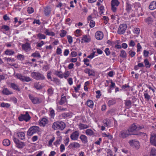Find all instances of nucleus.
Instances as JSON below:
<instances>
[{"mask_svg":"<svg viewBox=\"0 0 156 156\" xmlns=\"http://www.w3.org/2000/svg\"><path fill=\"white\" fill-rule=\"evenodd\" d=\"M126 4V9L128 12H129L131 9V5L128 2H127Z\"/></svg>","mask_w":156,"mask_h":156,"instance_id":"obj_45","label":"nucleus"},{"mask_svg":"<svg viewBox=\"0 0 156 156\" xmlns=\"http://www.w3.org/2000/svg\"><path fill=\"white\" fill-rule=\"evenodd\" d=\"M115 103V101L114 100H110L108 102V104L109 106L113 105Z\"/></svg>","mask_w":156,"mask_h":156,"instance_id":"obj_52","label":"nucleus"},{"mask_svg":"<svg viewBox=\"0 0 156 156\" xmlns=\"http://www.w3.org/2000/svg\"><path fill=\"white\" fill-rule=\"evenodd\" d=\"M129 45L130 46L134 47L135 45L134 41L132 40H131L129 43Z\"/></svg>","mask_w":156,"mask_h":156,"instance_id":"obj_59","label":"nucleus"},{"mask_svg":"<svg viewBox=\"0 0 156 156\" xmlns=\"http://www.w3.org/2000/svg\"><path fill=\"white\" fill-rule=\"evenodd\" d=\"M67 38L68 39L69 43L70 44H71L73 42L72 37L70 35H67Z\"/></svg>","mask_w":156,"mask_h":156,"instance_id":"obj_50","label":"nucleus"},{"mask_svg":"<svg viewBox=\"0 0 156 156\" xmlns=\"http://www.w3.org/2000/svg\"><path fill=\"white\" fill-rule=\"evenodd\" d=\"M29 97L32 103L34 104H37L41 102V100H40L39 98L34 97L30 95H29Z\"/></svg>","mask_w":156,"mask_h":156,"instance_id":"obj_11","label":"nucleus"},{"mask_svg":"<svg viewBox=\"0 0 156 156\" xmlns=\"http://www.w3.org/2000/svg\"><path fill=\"white\" fill-rule=\"evenodd\" d=\"M127 27V25L125 24H120L117 31V33L120 34H124L125 32Z\"/></svg>","mask_w":156,"mask_h":156,"instance_id":"obj_7","label":"nucleus"},{"mask_svg":"<svg viewBox=\"0 0 156 156\" xmlns=\"http://www.w3.org/2000/svg\"><path fill=\"white\" fill-rule=\"evenodd\" d=\"M80 129L81 130L86 129L89 127V126L86 124L80 123L79 125Z\"/></svg>","mask_w":156,"mask_h":156,"instance_id":"obj_23","label":"nucleus"},{"mask_svg":"<svg viewBox=\"0 0 156 156\" xmlns=\"http://www.w3.org/2000/svg\"><path fill=\"white\" fill-rule=\"evenodd\" d=\"M85 133L86 135L91 136L94 135V133L93 131L90 129H87L85 131Z\"/></svg>","mask_w":156,"mask_h":156,"instance_id":"obj_28","label":"nucleus"},{"mask_svg":"<svg viewBox=\"0 0 156 156\" xmlns=\"http://www.w3.org/2000/svg\"><path fill=\"white\" fill-rule=\"evenodd\" d=\"M129 143L131 146L136 149H138L140 147V144L138 141L135 140H130L129 141Z\"/></svg>","mask_w":156,"mask_h":156,"instance_id":"obj_9","label":"nucleus"},{"mask_svg":"<svg viewBox=\"0 0 156 156\" xmlns=\"http://www.w3.org/2000/svg\"><path fill=\"white\" fill-rule=\"evenodd\" d=\"M144 96L145 98L148 101H149L151 98V96L148 94L146 91L144 92Z\"/></svg>","mask_w":156,"mask_h":156,"instance_id":"obj_43","label":"nucleus"},{"mask_svg":"<svg viewBox=\"0 0 156 156\" xmlns=\"http://www.w3.org/2000/svg\"><path fill=\"white\" fill-rule=\"evenodd\" d=\"M27 11L29 13H32L34 12V9L32 7H29L27 9Z\"/></svg>","mask_w":156,"mask_h":156,"instance_id":"obj_51","label":"nucleus"},{"mask_svg":"<svg viewBox=\"0 0 156 156\" xmlns=\"http://www.w3.org/2000/svg\"><path fill=\"white\" fill-rule=\"evenodd\" d=\"M128 53L129 54V55L132 57H133L134 56H135V55L136 54V53L135 51H133L131 50L129 51Z\"/></svg>","mask_w":156,"mask_h":156,"instance_id":"obj_54","label":"nucleus"},{"mask_svg":"<svg viewBox=\"0 0 156 156\" xmlns=\"http://www.w3.org/2000/svg\"><path fill=\"white\" fill-rule=\"evenodd\" d=\"M2 93L6 95L11 94H12V92L9 91L7 88H4L2 91Z\"/></svg>","mask_w":156,"mask_h":156,"instance_id":"obj_26","label":"nucleus"},{"mask_svg":"<svg viewBox=\"0 0 156 156\" xmlns=\"http://www.w3.org/2000/svg\"><path fill=\"white\" fill-rule=\"evenodd\" d=\"M47 92L49 96H51L53 93V91L52 88H49L47 90Z\"/></svg>","mask_w":156,"mask_h":156,"instance_id":"obj_49","label":"nucleus"},{"mask_svg":"<svg viewBox=\"0 0 156 156\" xmlns=\"http://www.w3.org/2000/svg\"><path fill=\"white\" fill-rule=\"evenodd\" d=\"M65 149V147L64 144H61L60 146V150L61 152H62Z\"/></svg>","mask_w":156,"mask_h":156,"instance_id":"obj_58","label":"nucleus"},{"mask_svg":"<svg viewBox=\"0 0 156 156\" xmlns=\"http://www.w3.org/2000/svg\"><path fill=\"white\" fill-rule=\"evenodd\" d=\"M11 87L14 90H15L18 91H20V89L19 87L14 83H10Z\"/></svg>","mask_w":156,"mask_h":156,"instance_id":"obj_21","label":"nucleus"},{"mask_svg":"<svg viewBox=\"0 0 156 156\" xmlns=\"http://www.w3.org/2000/svg\"><path fill=\"white\" fill-rule=\"evenodd\" d=\"M31 76L37 80H43L45 79L44 75L39 72H32L31 73Z\"/></svg>","mask_w":156,"mask_h":156,"instance_id":"obj_3","label":"nucleus"},{"mask_svg":"<svg viewBox=\"0 0 156 156\" xmlns=\"http://www.w3.org/2000/svg\"><path fill=\"white\" fill-rule=\"evenodd\" d=\"M119 2L118 1V0H112L111 2V5H116L118 6L119 5Z\"/></svg>","mask_w":156,"mask_h":156,"instance_id":"obj_40","label":"nucleus"},{"mask_svg":"<svg viewBox=\"0 0 156 156\" xmlns=\"http://www.w3.org/2000/svg\"><path fill=\"white\" fill-rule=\"evenodd\" d=\"M18 137L22 140L25 139V134L23 132H19L17 134Z\"/></svg>","mask_w":156,"mask_h":156,"instance_id":"obj_22","label":"nucleus"},{"mask_svg":"<svg viewBox=\"0 0 156 156\" xmlns=\"http://www.w3.org/2000/svg\"><path fill=\"white\" fill-rule=\"evenodd\" d=\"M149 52L148 51L146 50H144V55L145 57H147L148 56Z\"/></svg>","mask_w":156,"mask_h":156,"instance_id":"obj_60","label":"nucleus"},{"mask_svg":"<svg viewBox=\"0 0 156 156\" xmlns=\"http://www.w3.org/2000/svg\"><path fill=\"white\" fill-rule=\"evenodd\" d=\"M48 122V120L45 118H43L40 122V124L41 126H44Z\"/></svg>","mask_w":156,"mask_h":156,"instance_id":"obj_25","label":"nucleus"},{"mask_svg":"<svg viewBox=\"0 0 156 156\" xmlns=\"http://www.w3.org/2000/svg\"><path fill=\"white\" fill-rule=\"evenodd\" d=\"M105 126L109 128L111 127V121L108 119H105L103 121Z\"/></svg>","mask_w":156,"mask_h":156,"instance_id":"obj_18","label":"nucleus"},{"mask_svg":"<svg viewBox=\"0 0 156 156\" xmlns=\"http://www.w3.org/2000/svg\"><path fill=\"white\" fill-rule=\"evenodd\" d=\"M141 134V133L137 134L130 133L128 129H127L121 131L119 133V136L121 138L125 139L128 137L129 136L131 135H140Z\"/></svg>","mask_w":156,"mask_h":156,"instance_id":"obj_1","label":"nucleus"},{"mask_svg":"<svg viewBox=\"0 0 156 156\" xmlns=\"http://www.w3.org/2000/svg\"><path fill=\"white\" fill-rule=\"evenodd\" d=\"M44 33L47 35L52 36H54L55 35V34L54 32L52 31H50L48 29H47L45 30Z\"/></svg>","mask_w":156,"mask_h":156,"instance_id":"obj_30","label":"nucleus"},{"mask_svg":"<svg viewBox=\"0 0 156 156\" xmlns=\"http://www.w3.org/2000/svg\"><path fill=\"white\" fill-rule=\"evenodd\" d=\"M96 38L99 40H101L103 37V33L100 31H98L96 32L95 34Z\"/></svg>","mask_w":156,"mask_h":156,"instance_id":"obj_16","label":"nucleus"},{"mask_svg":"<svg viewBox=\"0 0 156 156\" xmlns=\"http://www.w3.org/2000/svg\"><path fill=\"white\" fill-rule=\"evenodd\" d=\"M34 88L37 90H40L44 87L39 82L34 83Z\"/></svg>","mask_w":156,"mask_h":156,"instance_id":"obj_17","label":"nucleus"},{"mask_svg":"<svg viewBox=\"0 0 156 156\" xmlns=\"http://www.w3.org/2000/svg\"><path fill=\"white\" fill-rule=\"evenodd\" d=\"M2 28V29H4L5 31H8L9 30V27L7 25H3Z\"/></svg>","mask_w":156,"mask_h":156,"instance_id":"obj_57","label":"nucleus"},{"mask_svg":"<svg viewBox=\"0 0 156 156\" xmlns=\"http://www.w3.org/2000/svg\"><path fill=\"white\" fill-rule=\"evenodd\" d=\"M31 117L30 116L27 112H26L25 114H21L19 117L18 119L20 121H25L27 122L30 120Z\"/></svg>","mask_w":156,"mask_h":156,"instance_id":"obj_5","label":"nucleus"},{"mask_svg":"<svg viewBox=\"0 0 156 156\" xmlns=\"http://www.w3.org/2000/svg\"><path fill=\"white\" fill-rule=\"evenodd\" d=\"M5 54L7 55H11L14 54V51L10 50H6L5 52Z\"/></svg>","mask_w":156,"mask_h":156,"instance_id":"obj_31","label":"nucleus"},{"mask_svg":"<svg viewBox=\"0 0 156 156\" xmlns=\"http://www.w3.org/2000/svg\"><path fill=\"white\" fill-rule=\"evenodd\" d=\"M66 33L67 32L66 30H61V33L60 35L61 37H63L66 36Z\"/></svg>","mask_w":156,"mask_h":156,"instance_id":"obj_46","label":"nucleus"},{"mask_svg":"<svg viewBox=\"0 0 156 156\" xmlns=\"http://www.w3.org/2000/svg\"><path fill=\"white\" fill-rule=\"evenodd\" d=\"M95 25V22L93 20H91L90 21L89 26L90 27H93Z\"/></svg>","mask_w":156,"mask_h":156,"instance_id":"obj_53","label":"nucleus"},{"mask_svg":"<svg viewBox=\"0 0 156 156\" xmlns=\"http://www.w3.org/2000/svg\"><path fill=\"white\" fill-rule=\"evenodd\" d=\"M63 95L61 96V100L59 103L60 105H62L64 104L65 102L66 101V99L65 96H63Z\"/></svg>","mask_w":156,"mask_h":156,"instance_id":"obj_29","label":"nucleus"},{"mask_svg":"<svg viewBox=\"0 0 156 156\" xmlns=\"http://www.w3.org/2000/svg\"><path fill=\"white\" fill-rule=\"evenodd\" d=\"M31 56L34 57H38L40 58L41 57L40 54L38 52H36L32 53L31 55Z\"/></svg>","mask_w":156,"mask_h":156,"instance_id":"obj_47","label":"nucleus"},{"mask_svg":"<svg viewBox=\"0 0 156 156\" xmlns=\"http://www.w3.org/2000/svg\"><path fill=\"white\" fill-rule=\"evenodd\" d=\"M134 7L137 10H139L140 11H141L142 10V8L140 7V5L139 3H136Z\"/></svg>","mask_w":156,"mask_h":156,"instance_id":"obj_42","label":"nucleus"},{"mask_svg":"<svg viewBox=\"0 0 156 156\" xmlns=\"http://www.w3.org/2000/svg\"><path fill=\"white\" fill-rule=\"evenodd\" d=\"M137 130H138L140 129H142L144 127V126L143 125L140 126L139 125H136Z\"/></svg>","mask_w":156,"mask_h":156,"instance_id":"obj_61","label":"nucleus"},{"mask_svg":"<svg viewBox=\"0 0 156 156\" xmlns=\"http://www.w3.org/2000/svg\"><path fill=\"white\" fill-rule=\"evenodd\" d=\"M16 76L18 79L23 82H29L32 80V79L30 77L23 76L20 73L17 74Z\"/></svg>","mask_w":156,"mask_h":156,"instance_id":"obj_6","label":"nucleus"},{"mask_svg":"<svg viewBox=\"0 0 156 156\" xmlns=\"http://www.w3.org/2000/svg\"><path fill=\"white\" fill-rule=\"evenodd\" d=\"M144 63L145 66L147 68H149L151 66V64L149 62L148 60L146 58L144 60Z\"/></svg>","mask_w":156,"mask_h":156,"instance_id":"obj_34","label":"nucleus"},{"mask_svg":"<svg viewBox=\"0 0 156 156\" xmlns=\"http://www.w3.org/2000/svg\"><path fill=\"white\" fill-rule=\"evenodd\" d=\"M61 142V140L60 139H58L54 143V144L56 147H57L58 145L60 144Z\"/></svg>","mask_w":156,"mask_h":156,"instance_id":"obj_55","label":"nucleus"},{"mask_svg":"<svg viewBox=\"0 0 156 156\" xmlns=\"http://www.w3.org/2000/svg\"><path fill=\"white\" fill-rule=\"evenodd\" d=\"M0 105L2 107L6 108H8L10 106V104L4 102L1 103Z\"/></svg>","mask_w":156,"mask_h":156,"instance_id":"obj_39","label":"nucleus"},{"mask_svg":"<svg viewBox=\"0 0 156 156\" xmlns=\"http://www.w3.org/2000/svg\"><path fill=\"white\" fill-rule=\"evenodd\" d=\"M70 116V113L69 112H65L62 113L59 115V117L61 119H66L69 117Z\"/></svg>","mask_w":156,"mask_h":156,"instance_id":"obj_19","label":"nucleus"},{"mask_svg":"<svg viewBox=\"0 0 156 156\" xmlns=\"http://www.w3.org/2000/svg\"><path fill=\"white\" fill-rule=\"evenodd\" d=\"M149 8L151 10L156 9V1H153L151 2L149 6Z\"/></svg>","mask_w":156,"mask_h":156,"instance_id":"obj_24","label":"nucleus"},{"mask_svg":"<svg viewBox=\"0 0 156 156\" xmlns=\"http://www.w3.org/2000/svg\"><path fill=\"white\" fill-rule=\"evenodd\" d=\"M54 74L60 78H63L62 73L61 71H55Z\"/></svg>","mask_w":156,"mask_h":156,"instance_id":"obj_37","label":"nucleus"},{"mask_svg":"<svg viewBox=\"0 0 156 156\" xmlns=\"http://www.w3.org/2000/svg\"><path fill=\"white\" fill-rule=\"evenodd\" d=\"M82 40L83 41L85 42L88 43L90 41V38L87 35H84L82 38Z\"/></svg>","mask_w":156,"mask_h":156,"instance_id":"obj_27","label":"nucleus"},{"mask_svg":"<svg viewBox=\"0 0 156 156\" xmlns=\"http://www.w3.org/2000/svg\"><path fill=\"white\" fill-rule=\"evenodd\" d=\"M65 127L66 124L62 121L55 122L52 126V128L54 129H56L61 130H63Z\"/></svg>","mask_w":156,"mask_h":156,"instance_id":"obj_2","label":"nucleus"},{"mask_svg":"<svg viewBox=\"0 0 156 156\" xmlns=\"http://www.w3.org/2000/svg\"><path fill=\"white\" fill-rule=\"evenodd\" d=\"M125 106L127 107L128 108H130L131 107V101L129 100L125 101Z\"/></svg>","mask_w":156,"mask_h":156,"instance_id":"obj_38","label":"nucleus"},{"mask_svg":"<svg viewBox=\"0 0 156 156\" xmlns=\"http://www.w3.org/2000/svg\"><path fill=\"white\" fill-rule=\"evenodd\" d=\"M69 71L66 72L63 74L64 77L66 78L69 76Z\"/></svg>","mask_w":156,"mask_h":156,"instance_id":"obj_64","label":"nucleus"},{"mask_svg":"<svg viewBox=\"0 0 156 156\" xmlns=\"http://www.w3.org/2000/svg\"><path fill=\"white\" fill-rule=\"evenodd\" d=\"M151 154L153 156L156 155V149L154 148H152L151 151Z\"/></svg>","mask_w":156,"mask_h":156,"instance_id":"obj_48","label":"nucleus"},{"mask_svg":"<svg viewBox=\"0 0 156 156\" xmlns=\"http://www.w3.org/2000/svg\"><path fill=\"white\" fill-rule=\"evenodd\" d=\"M94 71L90 69L89 73L88 74L89 76H94Z\"/></svg>","mask_w":156,"mask_h":156,"instance_id":"obj_62","label":"nucleus"},{"mask_svg":"<svg viewBox=\"0 0 156 156\" xmlns=\"http://www.w3.org/2000/svg\"><path fill=\"white\" fill-rule=\"evenodd\" d=\"M140 31V29L138 28H136L134 29V32L136 34H138Z\"/></svg>","mask_w":156,"mask_h":156,"instance_id":"obj_63","label":"nucleus"},{"mask_svg":"<svg viewBox=\"0 0 156 156\" xmlns=\"http://www.w3.org/2000/svg\"><path fill=\"white\" fill-rule=\"evenodd\" d=\"M80 146V144L78 143L74 142L71 143L69 146V147L70 148H79Z\"/></svg>","mask_w":156,"mask_h":156,"instance_id":"obj_14","label":"nucleus"},{"mask_svg":"<svg viewBox=\"0 0 156 156\" xmlns=\"http://www.w3.org/2000/svg\"><path fill=\"white\" fill-rule=\"evenodd\" d=\"M3 144L4 146H7L10 144V142L9 140L5 139L3 140Z\"/></svg>","mask_w":156,"mask_h":156,"instance_id":"obj_32","label":"nucleus"},{"mask_svg":"<svg viewBox=\"0 0 156 156\" xmlns=\"http://www.w3.org/2000/svg\"><path fill=\"white\" fill-rule=\"evenodd\" d=\"M126 51L124 50H122L120 51L119 56L121 57L125 58L126 57Z\"/></svg>","mask_w":156,"mask_h":156,"instance_id":"obj_33","label":"nucleus"},{"mask_svg":"<svg viewBox=\"0 0 156 156\" xmlns=\"http://www.w3.org/2000/svg\"><path fill=\"white\" fill-rule=\"evenodd\" d=\"M37 38L39 39H45L46 38V36L41 33H39L37 35Z\"/></svg>","mask_w":156,"mask_h":156,"instance_id":"obj_44","label":"nucleus"},{"mask_svg":"<svg viewBox=\"0 0 156 156\" xmlns=\"http://www.w3.org/2000/svg\"><path fill=\"white\" fill-rule=\"evenodd\" d=\"M80 139L83 144H86L88 142L87 138L85 135L81 134L80 137Z\"/></svg>","mask_w":156,"mask_h":156,"instance_id":"obj_15","label":"nucleus"},{"mask_svg":"<svg viewBox=\"0 0 156 156\" xmlns=\"http://www.w3.org/2000/svg\"><path fill=\"white\" fill-rule=\"evenodd\" d=\"M22 48L23 50L26 52L29 51L31 50L30 44L27 42L25 44H23Z\"/></svg>","mask_w":156,"mask_h":156,"instance_id":"obj_13","label":"nucleus"},{"mask_svg":"<svg viewBox=\"0 0 156 156\" xmlns=\"http://www.w3.org/2000/svg\"><path fill=\"white\" fill-rule=\"evenodd\" d=\"M145 22L148 24H151L153 21V19L150 17H148L145 20Z\"/></svg>","mask_w":156,"mask_h":156,"instance_id":"obj_36","label":"nucleus"},{"mask_svg":"<svg viewBox=\"0 0 156 156\" xmlns=\"http://www.w3.org/2000/svg\"><path fill=\"white\" fill-rule=\"evenodd\" d=\"M128 129L130 133H133V131L137 130L136 125L134 123Z\"/></svg>","mask_w":156,"mask_h":156,"instance_id":"obj_20","label":"nucleus"},{"mask_svg":"<svg viewBox=\"0 0 156 156\" xmlns=\"http://www.w3.org/2000/svg\"><path fill=\"white\" fill-rule=\"evenodd\" d=\"M150 142L151 144L156 147V134L153 133L151 135Z\"/></svg>","mask_w":156,"mask_h":156,"instance_id":"obj_12","label":"nucleus"},{"mask_svg":"<svg viewBox=\"0 0 156 156\" xmlns=\"http://www.w3.org/2000/svg\"><path fill=\"white\" fill-rule=\"evenodd\" d=\"M51 12L50 9L49 7H46L44 10V12L45 15L46 16H48L49 15Z\"/></svg>","mask_w":156,"mask_h":156,"instance_id":"obj_35","label":"nucleus"},{"mask_svg":"<svg viewBox=\"0 0 156 156\" xmlns=\"http://www.w3.org/2000/svg\"><path fill=\"white\" fill-rule=\"evenodd\" d=\"M51 72L48 73L47 75V77L48 79H50L52 81V79L51 76Z\"/></svg>","mask_w":156,"mask_h":156,"instance_id":"obj_56","label":"nucleus"},{"mask_svg":"<svg viewBox=\"0 0 156 156\" xmlns=\"http://www.w3.org/2000/svg\"><path fill=\"white\" fill-rule=\"evenodd\" d=\"M13 141L16 144V147L18 148H23L25 145L24 142L20 141L19 140L16 138L13 139Z\"/></svg>","mask_w":156,"mask_h":156,"instance_id":"obj_8","label":"nucleus"},{"mask_svg":"<svg viewBox=\"0 0 156 156\" xmlns=\"http://www.w3.org/2000/svg\"><path fill=\"white\" fill-rule=\"evenodd\" d=\"M87 104V105L89 107L92 108L94 105V103L92 100H88Z\"/></svg>","mask_w":156,"mask_h":156,"instance_id":"obj_41","label":"nucleus"},{"mask_svg":"<svg viewBox=\"0 0 156 156\" xmlns=\"http://www.w3.org/2000/svg\"><path fill=\"white\" fill-rule=\"evenodd\" d=\"M79 133L78 131H76L73 132L70 135L71 139L73 140H78Z\"/></svg>","mask_w":156,"mask_h":156,"instance_id":"obj_10","label":"nucleus"},{"mask_svg":"<svg viewBox=\"0 0 156 156\" xmlns=\"http://www.w3.org/2000/svg\"><path fill=\"white\" fill-rule=\"evenodd\" d=\"M39 131V128L36 126L31 127L27 131V134L28 135L31 136L35 133Z\"/></svg>","mask_w":156,"mask_h":156,"instance_id":"obj_4","label":"nucleus"}]
</instances>
